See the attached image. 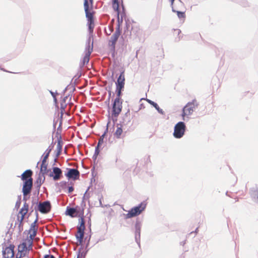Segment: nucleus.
Instances as JSON below:
<instances>
[{"label": "nucleus", "mask_w": 258, "mask_h": 258, "mask_svg": "<svg viewBox=\"0 0 258 258\" xmlns=\"http://www.w3.org/2000/svg\"><path fill=\"white\" fill-rule=\"evenodd\" d=\"M107 132H108V127H107V128H106L104 133H105V135H106V134L107 133Z\"/></svg>", "instance_id": "obj_62"}, {"label": "nucleus", "mask_w": 258, "mask_h": 258, "mask_svg": "<svg viewBox=\"0 0 258 258\" xmlns=\"http://www.w3.org/2000/svg\"><path fill=\"white\" fill-rule=\"evenodd\" d=\"M198 105L199 104L196 99L188 102L182 110L181 116L183 120H185V116L191 115Z\"/></svg>", "instance_id": "obj_3"}, {"label": "nucleus", "mask_w": 258, "mask_h": 258, "mask_svg": "<svg viewBox=\"0 0 258 258\" xmlns=\"http://www.w3.org/2000/svg\"><path fill=\"white\" fill-rule=\"evenodd\" d=\"M78 241L79 242V245H82L83 242V239H79V238H76Z\"/></svg>", "instance_id": "obj_49"}, {"label": "nucleus", "mask_w": 258, "mask_h": 258, "mask_svg": "<svg viewBox=\"0 0 258 258\" xmlns=\"http://www.w3.org/2000/svg\"><path fill=\"white\" fill-rule=\"evenodd\" d=\"M88 25H94V19H91L88 20Z\"/></svg>", "instance_id": "obj_45"}, {"label": "nucleus", "mask_w": 258, "mask_h": 258, "mask_svg": "<svg viewBox=\"0 0 258 258\" xmlns=\"http://www.w3.org/2000/svg\"><path fill=\"white\" fill-rule=\"evenodd\" d=\"M108 94H109V98L111 95V91H108Z\"/></svg>", "instance_id": "obj_64"}, {"label": "nucleus", "mask_w": 258, "mask_h": 258, "mask_svg": "<svg viewBox=\"0 0 258 258\" xmlns=\"http://www.w3.org/2000/svg\"><path fill=\"white\" fill-rule=\"evenodd\" d=\"M112 31H113V28H111V29L110 30V32L109 33H107V32H106V34L107 35H110Z\"/></svg>", "instance_id": "obj_57"}, {"label": "nucleus", "mask_w": 258, "mask_h": 258, "mask_svg": "<svg viewBox=\"0 0 258 258\" xmlns=\"http://www.w3.org/2000/svg\"><path fill=\"white\" fill-rule=\"evenodd\" d=\"M140 237H141V232H139V233L135 232V240L139 247L140 246Z\"/></svg>", "instance_id": "obj_31"}, {"label": "nucleus", "mask_w": 258, "mask_h": 258, "mask_svg": "<svg viewBox=\"0 0 258 258\" xmlns=\"http://www.w3.org/2000/svg\"><path fill=\"white\" fill-rule=\"evenodd\" d=\"M172 11L173 12L176 13L179 19L185 18V14L184 12L177 11L175 9V8L173 7H172Z\"/></svg>", "instance_id": "obj_24"}, {"label": "nucleus", "mask_w": 258, "mask_h": 258, "mask_svg": "<svg viewBox=\"0 0 258 258\" xmlns=\"http://www.w3.org/2000/svg\"><path fill=\"white\" fill-rule=\"evenodd\" d=\"M36 213V219L34 221V222L31 224L30 229L29 230L30 231H31L32 230L36 229L35 228V227H36V224L37 222L38 221V213L37 212Z\"/></svg>", "instance_id": "obj_33"}, {"label": "nucleus", "mask_w": 258, "mask_h": 258, "mask_svg": "<svg viewBox=\"0 0 258 258\" xmlns=\"http://www.w3.org/2000/svg\"><path fill=\"white\" fill-rule=\"evenodd\" d=\"M121 32V29L119 24L116 28L115 32L111 36L109 40L108 44L111 47V49H115L116 43L120 35Z\"/></svg>", "instance_id": "obj_6"}, {"label": "nucleus", "mask_w": 258, "mask_h": 258, "mask_svg": "<svg viewBox=\"0 0 258 258\" xmlns=\"http://www.w3.org/2000/svg\"><path fill=\"white\" fill-rule=\"evenodd\" d=\"M70 95V94H69L68 96H67L66 97H64L63 99V100L61 101V102H62L63 103H66V101L67 100V99H68V97Z\"/></svg>", "instance_id": "obj_50"}, {"label": "nucleus", "mask_w": 258, "mask_h": 258, "mask_svg": "<svg viewBox=\"0 0 258 258\" xmlns=\"http://www.w3.org/2000/svg\"><path fill=\"white\" fill-rule=\"evenodd\" d=\"M124 73V71L120 73L119 77L117 78V81L115 83L116 87L124 88L125 84V77Z\"/></svg>", "instance_id": "obj_15"}, {"label": "nucleus", "mask_w": 258, "mask_h": 258, "mask_svg": "<svg viewBox=\"0 0 258 258\" xmlns=\"http://www.w3.org/2000/svg\"><path fill=\"white\" fill-rule=\"evenodd\" d=\"M50 171V169H47V165L45 163V164H42V162L41 163V167H40V173L42 174V176H44L45 174L48 173Z\"/></svg>", "instance_id": "obj_21"}, {"label": "nucleus", "mask_w": 258, "mask_h": 258, "mask_svg": "<svg viewBox=\"0 0 258 258\" xmlns=\"http://www.w3.org/2000/svg\"><path fill=\"white\" fill-rule=\"evenodd\" d=\"M122 133V129L121 126H118V125L117 126V129L114 133V136L117 139L120 138V136Z\"/></svg>", "instance_id": "obj_26"}, {"label": "nucleus", "mask_w": 258, "mask_h": 258, "mask_svg": "<svg viewBox=\"0 0 258 258\" xmlns=\"http://www.w3.org/2000/svg\"><path fill=\"white\" fill-rule=\"evenodd\" d=\"M122 101L118 100V99H115L112 108V117H117L122 110Z\"/></svg>", "instance_id": "obj_7"}, {"label": "nucleus", "mask_w": 258, "mask_h": 258, "mask_svg": "<svg viewBox=\"0 0 258 258\" xmlns=\"http://www.w3.org/2000/svg\"><path fill=\"white\" fill-rule=\"evenodd\" d=\"M43 258H55V257L53 255L46 254V255H44Z\"/></svg>", "instance_id": "obj_47"}, {"label": "nucleus", "mask_w": 258, "mask_h": 258, "mask_svg": "<svg viewBox=\"0 0 258 258\" xmlns=\"http://www.w3.org/2000/svg\"><path fill=\"white\" fill-rule=\"evenodd\" d=\"M74 190V188L73 187V186H69L68 187V192L71 194L72 193Z\"/></svg>", "instance_id": "obj_44"}, {"label": "nucleus", "mask_w": 258, "mask_h": 258, "mask_svg": "<svg viewBox=\"0 0 258 258\" xmlns=\"http://www.w3.org/2000/svg\"><path fill=\"white\" fill-rule=\"evenodd\" d=\"M124 15H125L124 14H121L120 18H119V15H118V16H117V18H118V24L117 25H118L119 24H120V23H121L122 22V21H123V17ZM119 25L120 26V24H119Z\"/></svg>", "instance_id": "obj_38"}, {"label": "nucleus", "mask_w": 258, "mask_h": 258, "mask_svg": "<svg viewBox=\"0 0 258 258\" xmlns=\"http://www.w3.org/2000/svg\"><path fill=\"white\" fill-rule=\"evenodd\" d=\"M170 2H171V5L172 7H173V3H174V1L175 0H170Z\"/></svg>", "instance_id": "obj_59"}, {"label": "nucleus", "mask_w": 258, "mask_h": 258, "mask_svg": "<svg viewBox=\"0 0 258 258\" xmlns=\"http://www.w3.org/2000/svg\"><path fill=\"white\" fill-rule=\"evenodd\" d=\"M26 255V253H22V252L18 253L17 254L16 258H22L23 257H24Z\"/></svg>", "instance_id": "obj_41"}, {"label": "nucleus", "mask_w": 258, "mask_h": 258, "mask_svg": "<svg viewBox=\"0 0 258 258\" xmlns=\"http://www.w3.org/2000/svg\"><path fill=\"white\" fill-rule=\"evenodd\" d=\"M34 238V236H32V234H30L29 236V239H27V240H31V241L33 242V239Z\"/></svg>", "instance_id": "obj_52"}, {"label": "nucleus", "mask_w": 258, "mask_h": 258, "mask_svg": "<svg viewBox=\"0 0 258 258\" xmlns=\"http://www.w3.org/2000/svg\"><path fill=\"white\" fill-rule=\"evenodd\" d=\"M68 172L65 173V176L69 179L74 180L79 179L80 176L79 171L75 168H67Z\"/></svg>", "instance_id": "obj_10"}, {"label": "nucleus", "mask_w": 258, "mask_h": 258, "mask_svg": "<svg viewBox=\"0 0 258 258\" xmlns=\"http://www.w3.org/2000/svg\"><path fill=\"white\" fill-rule=\"evenodd\" d=\"M198 228H197L195 231L191 232V234H192L193 233H197L198 232Z\"/></svg>", "instance_id": "obj_60"}, {"label": "nucleus", "mask_w": 258, "mask_h": 258, "mask_svg": "<svg viewBox=\"0 0 258 258\" xmlns=\"http://www.w3.org/2000/svg\"><path fill=\"white\" fill-rule=\"evenodd\" d=\"M18 200H20V201H21V195L19 196L18 197Z\"/></svg>", "instance_id": "obj_61"}, {"label": "nucleus", "mask_w": 258, "mask_h": 258, "mask_svg": "<svg viewBox=\"0 0 258 258\" xmlns=\"http://www.w3.org/2000/svg\"><path fill=\"white\" fill-rule=\"evenodd\" d=\"M27 251H29L32 248L33 242L31 240H27Z\"/></svg>", "instance_id": "obj_32"}, {"label": "nucleus", "mask_w": 258, "mask_h": 258, "mask_svg": "<svg viewBox=\"0 0 258 258\" xmlns=\"http://www.w3.org/2000/svg\"><path fill=\"white\" fill-rule=\"evenodd\" d=\"M67 90H70V93H73L75 90V86L74 85H72V84H70V85H68L66 87V88H65L64 90V92H65Z\"/></svg>", "instance_id": "obj_30"}, {"label": "nucleus", "mask_w": 258, "mask_h": 258, "mask_svg": "<svg viewBox=\"0 0 258 258\" xmlns=\"http://www.w3.org/2000/svg\"><path fill=\"white\" fill-rule=\"evenodd\" d=\"M97 158V156H95V154H94V155L93 156V159H94V160H96Z\"/></svg>", "instance_id": "obj_58"}, {"label": "nucleus", "mask_w": 258, "mask_h": 258, "mask_svg": "<svg viewBox=\"0 0 258 258\" xmlns=\"http://www.w3.org/2000/svg\"><path fill=\"white\" fill-rule=\"evenodd\" d=\"M80 225L77 226V232H84L85 229V222L83 216L79 219Z\"/></svg>", "instance_id": "obj_18"}, {"label": "nucleus", "mask_w": 258, "mask_h": 258, "mask_svg": "<svg viewBox=\"0 0 258 258\" xmlns=\"http://www.w3.org/2000/svg\"><path fill=\"white\" fill-rule=\"evenodd\" d=\"M65 214L71 217H79L81 218L83 216L84 209L79 206H76L75 208L67 207Z\"/></svg>", "instance_id": "obj_5"}, {"label": "nucleus", "mask_w": 258, "mask_h": 258, "mask_svg": "<svg viewBox=\"0 0 258 258\" xmlns=\"http://www.w3.org/2000/svg\"><path fill=\"white\" fill-rule=\"evenodd\" d=\"M185 130V123L183 121H179L174 126L173 136L176 139H180L184 136Z\"/></svg>", "instance_id": "obj_4"}, {"label": "nucleus", "mask_w": 258, "mask_h": 258, "mask_svg": "<svg viewBox=\"0 0 258 258\" xmlns=\"http://www.w3.org/2000/svg\"><path fill=\"white\" fill-rule=\"evenodd\" d=\"M67 183L68 182L66 181H61L60 182V186L61 188H64L67 187Z\"/></svg>", "instance_id": "obj_42"}, {"label": "nucleus", "mask_w": 258, "mask_h": 258, "mask_svg": "<svg viewBox=\"0 0 258 258\" xmlns=\"http://www.w3.org/2000/svg\"><path fill=\"white\" fill-rule=\"evenodd\" d=\"M141 227H142L141 222L137 220L135 224V232L136 233L141 232Z\"/></svg>", "instance_id": "obj_28"}, {"label": "nucleus", "mask_w": 258, "mask_h": 258, "mask_svg": "<svg viewBox=\"0 0 258 258\" xmlns=\"http://www.w3.org/2000/svg\"><path fill=\"white\" fill-rule=\"evenodd\" d=\"M147 203L142 202L138 206L134 207L128 211L127 214L125 215V219H130L136 217L141 214L146 209Z\"/></svg>", "instance_id": "obj_2"}, {"label": "nucleus", "mask_w": 258, "mask_h": 258, "mask_svg": "<svg viewBox=\"0 0 258 258\" xmlns=\"http://www.w3.org/2000/svg\"><path fill=\"white\" fill-rule=\"evenodd\" d=\"M52 171H50L49 176L52 177L54 181L59 180L62 176V171L60 168L57 167H52Z\"/></svg>", "instance_id": "obj_11"}, {"label": "nucleus", "mask_w": 258, "mask_h": 258, "mask_svg": "<svg viewBox=\"0 0 258 258\" xmlns=\"http://www.w3.org/2000/svg\"><path fill=\"white\" fill-rule=\"evenodd\" d=\"M91 37H89L87 40V43L86 47L85 55L83 57V65L87 64L89 61L90 56L93 51V41L92 42V45L90 46Z\"/></svg>", "instance_id": "obj_8"}, {"label": "nucleus", "mask_w": 258, "mask_h": 258, "mask_svg": "<svg viewBox=\"0 0 258 258\" xmlns=\"http://www.w3.org/2000/svg\"><path fill=\"white\" fill-rule=\"evenodd\" d=\"M113 10L117 12V16L119 15V6L118 0H112Z\"/></svg>", "instance_id": "obj_23"}, {"label": "nucleus", "mask_w": 258, "mask_h": 258, "mask_svg": "<svg viewBox=\"0 0 258 258\" xmlns=\"http://www.w3.org/2000/svg\"><path fill=\"white\" fill-rule=\"evenodd\" d=\"M57 156H59L60 154L61 153V150H62V146L60 144V141H59L58 142L57 145Z\"/></svg>", "instance_id": "obj_34"}, {"label": "nucleus", "mask_w": 258, "mask_h": 258, "mask_svg": "<svg viewBox=\"0 0 258 258\" xmlns=\"http://www.w3.org/2000/svg\"><path fill=\"white\" fill-rule=\"evenodd\" d=\"M123 88H124L116 87V97L115 99H118V100H121L120 96L122 95L121 91Z\"/></svg>", "instance_id": "obj_27"}, {"label": "nucleus", "mask_w": 258, "mask_h": 258, "mask_svg": "<svg viewBox=\"0 0 258 258\" xmlns=\"http://www.w3.org/2000/svg\"><path fill=\"white\" fill-rule=\"evenodd\" d=\"M33 172L30 169H27L25 170L21 175V179L23 181H25L26 180H28V178H32L31 176L32 175Z\"/></svg>", "instance_id": "obj_17"}, {"label": "nucleus", "mask_w": 258, "mask_h": 258, "mask_svg": "<svg viewBox=\"0 0 258 258\" xmlns=\"http://www.w3.org/2000/svg\"><path fill=\"white\" fill-rule=\"evenodd\" d=\"M51 209V204L49 201L40 202L37 206V211L42 214L48 213Z\"/></svg>", "instance_id": "obj_9"}, {"label": "nucleus", "mask_w": 258, "mask_h": 258, "mask_svg": "<svg viewBox=\"0 0 258 258\" xmlns=\"http://www.w3.org/2000/svg\"><path fill=\"white\" fill-rule=\"evenodd\" d=\"M28 208H29L28 204H27L26 202H25V203L23 205V207H22V208L21 209V210L19 212V214H20L21 215V220H20V224L19 225V227L20 228V231H21L20 227L22 224V221L24 219L25 215L26 214V213L28 212Z\"/></svg>", "instance_id": "obj_14"}, {"label": "nucleus", "mask_w": 258, "mask_h": 258, "mask_svg": "<svg viewBox=\"0 0 258 258\" xmlns=\"http://www.w3.org/2000/svg\"><path fill=\"white\" fill-rule=\"evenodd\" d=\"M51 150H52V148H50V147H49L48 148H47L46 149V150L45 151V152L44 153L45 155L43 156V159L42 161L43 165L45 164V163H46L47 160L49 156V154L51 152Z\"/></svg>", "instance_id": "obj_22"}, {"label": "nucleus", "mask_w": 258, "mask_h": 258, "mask_svg": "<svg viewBox=\"0 0 258 258\" xmlns=\"http://www.w3.org/2000/svg\"><path fill=\"white\" fill-rule=\"evenodd\" d=\"M147 203L142 202L138 206L134 207L128 211L127 214L125 215V219H130L136 217L141 214L146 209Z\"/></svg>", "instance_id": "obj_1"}, {"label": "nucleus", "mask_w": 258, "mask_h": 258, "mask_svg": "<svg viewBox=\"0 0 258 258\" xmlns=\"http://www.w3.org/2000/svg\"><path fill=\"white\" fill-rule=\"evenodd\" d=\"M44 180H45V177H43V179H42L41 175H40V173H39V176L36 181V184H37V187L39 188L41 186L42 183L44 182Z\"/></svg>", "instance_id": "obj_25"}, {"label": "nucleus", "mask_w": 258, "mask_h": 258, "mask_svg": "<svg viewBox=\"0 0 258 258\" xmlns=\"http://www.w3.org/2000/svg\"><path fill=\"white\" fill-rule=\"evenodd\" d=\"M33 184V179L32 178H28L25 181H24L22 192L23 195H29L31 191V189Z\"/></svg>", "instance_id": "obj_12"}, {"label": "nucleus", "mask_w": 258, "mask_h": 258, "mask_svg": "<svg viewBox=\"0 0 258 258\" xmlns=\"http://www.w3.org/2000/svg\"><path fill=\"white\" fill-rule=\"evenodd\" d=\"M78 233L79 234H76V237L79 238V239H83L84 236V232H78Z\"/></svg>", "instance_id": "obj_39"}, {"label": "nucleus", "mask_w": 258, "mask_h": 258, "mask_svg": "<svg viewBox=\"0 0 258 258\" xmlns=\"http://www.w3.org/2000/svg\"><path fill=\"white\" fill-rule=\"evenodd\" d=\"M53 101H54V103H56L57 101V99H56V96L53 97Z\"/></svg>", "instance_id": "obj_56"}, {"label": "nucleus", "mask_w": 258, "mask_h": 258, "mask_svg": "<svg viewBox=\"0 0 258 258\" xmlns=\"http://www.w3.org/2000/svg\"><path fill=\"white\" fill-rule=\"evenodd\" d=\"M99 153H100L99 151L95 150V153H94L95 156H98V155H99Z\"/></svg>", "instance_id": "obj_55"}, {"label": "nucleus", "mask_w": 258, "mask_h": 258, "mask_svg": "<svg viewBox=\"0 0 258 258\" xmlns=\"http://www.w3.org/2000/svg\"><path fill=\"white\" fill-rule=\"evenodd\" d=\"M86 14V17L87 19V20L94 19L93 18V13L90 12L89 10L85 11Z\"/></svg>", "instance_id": "obj_29"}, {"label": "nucleus", "mask_w": 258, "mask_h": 258, "mask_svg": "<svg viewBox=\"0 0 258 258\" xmlns=\"http://www.w3.org/2000/svg\"><path fill=\"white\" fill-rule=\"evenodd\" d=\"M21 203V201H20V200H17L15 205V208H16L17 209H19L20 207Z\"/></svg>", "instance_id": "obj_43"}, {"label": "nucleus", "mask_w": 258, "mask_h": 258, "mask_svg": "<svg viewBox=\"0 0 258 258\" xmlns=\"http://www.w3.org/2000/svg\"><path fill=\"white\" fill-rule=\"evenodd\" d=\"M257 199L258 200V185L256 186Z\"/></svg>", "instance_id": "obj_63"}, {"label": "nucleus", "mask_w": 258, "mask_h": 258, "mask_svg": "<svg viewBox=\"0 0 258 258\" xmlns=\"http://www.w3.org/2000/svg\"><path fill=\"white\" fill-rule=\"evenodd\" d=\"M14 248L15 246L13 244H10L9 246L3 249L2 251L3 256L5 258H14Z\"/></svg>", "instance_id": "obj_13"}, {"label": "nucleus", "mask_w": 258, "mask_h": 258, "mask_svg": "<svg viewBox=\"0 0 258 258\" xmlns=\"http://www.w3.org/2000/svg\"><path fill=\"white\" fill-rule=\"evenodd\" d=\"M84 7L85 11L89 10V3L88 0H84Z\"/></svg>", "instance_id": "obj_37"}, {"label": "nucleus", "mask_w": 258, "mask_h": 258, "mask_svg": "<svg viewBox=\"0 0 258 258\" xmlns=\"http://www.w3.org/2000/svg\"><path fill=\"white\" fill-rule=\"evenodd\" d=\"M49 92L50 93V94L51 95V96H52V97H54L56 96V95L58 94L57 92H52L51 90H49Z\"/></svg>", "instance_id": "obj_46"}, {"label": "nucleus", "mask_w": 258, "mask_h": 258, "mask_svg": "<svg viewBox=\"0 0 258 258\" xmlns=\"http://www.w3.org/2000/svg\"><path fill=\"white\" fill-rule=\"evenodd\" d=\"M27 195H23V201H24L25 202L27 200Z\"/></svg>", "instance_id": "obj_54"}, {"label": "nucleus", "mask_w": 258, "mask_h": 258, "mask_svg": "<svg viewBox=\"0 0 258 258\" xmlns=\"http://www.w3.org/2000/svg\"><path fill=\"white\" fill-rule=\"evenodd\" d=\"M89 187L88 188V189L85 191L83 198V202H84L85 200H86L87 199H88L89 198V194H88V191L89 189Z\"/></svg>", "instance_id": "obj_36"}, {"label": "nucleus", "mask_w": 258, "mask_h": 258, "mask_svg": "<svg viewBox=\"0 0 258 258\" xmlns=\"http://www.w3.org/2000/svg\"><path fill=\"white\" fill-rule=\"evenodd\" d=\"M105 136V133H103L102 135L100 137L98 142V146H101L103 144Z\"/></svg>", "instance_id": "obj_35"}, {"label": "nucleus", "mask_w": 258, "mask_h": 258, "mask_svg": "<svg viewBox=\"0 0 258 258\" xmlns=\"http://www.w3.org/2000/svg\"><path fill=\"white\" fill-rule=\"evenodd\" d=\"M66 107H67V104L64 103H63L62 102H61V103H60V109H61L62 111L65 110V109H66Z\"/></svg>", "instance_id": "obj_40"}, {"label": "nucleus", "mask_w": 258, "mask_h": 258, "mask_svg": "<svg viewBox=\"0 0 258 258\" xmlns=\"http://www.w3.org/2000/svg\"><path fill=\"white\" fill-rule=\"evenodd\" d=\"M18 253H25L27 252V242L26 241L22 242L18 245Z\"/></svg>", "instance_id": "obj_20"}, {"label": "nucleus", "mask_w": 258, "mask_h": 258, "mask_svg": "<svg viewBox=\"0 0 258 258\" xmlns=\"http://www.w3.org/2000/svg\"><path fill=\"white\" fill-rule=\"evenodd\" d=\"M146 100L150 105L153 106L157 110L158 113L162 115L165 114L164 111L159 107L157 103L148 99H147Z\"/></svg>", "instance_id": "obj_19"}, {"label": "nucleus", "mask_w": 258, "mask_h": 258, "mask_svg": "<svg viewBox=\"0 0 258 258\" xmlns=\"http://www.w3.org/2000/svg\"><path fill=\"white\" fill-rule=\"evenodd\" d=\"M90 238H91V236H90L89 238V239L88 240V242L86 244V250L85 251H82V249H83L82 247H81L80 248H79V250H78V256H77V258H81V257H83V258H84L88 251V249H87V247L89 245V241H90Z\"/></svg>", "instance_id": "obj_16"}, {"label": "nucleus", "mask_w": 258, "mask_h": 258, "mask_svg": "<svg viewBox=\"0 0 258 258\" xmlns=\"http://www.w3.org/2000/svg\"><path fill=\"white\" fill-rule=\"evenodd\" d=\"M37 229H34V230H32V231H33V233L32 234V236H35L36 235V233H37Z\"/></svg>", "instance_id": "obj_51"}, {"label": "nucleus", "mask_w": 258, "mask_h": 258, "mask_svg": "<svg viewBox=\"0 0 258 258\" xmlns=\"http://www.w3.org/2000/svg\"><path fill=\"white\" fill-rule=\"evenodd\" d=\"M94 25H88V28L90 32H92L93 31Z\"/></svg>", "instance_id": "obj_48"}, {"label": "nucleus", "mask_w": 258, "mask_h": 258, "mask_svg": "<svg viewBox=\"0 0 258 258\" xmlns=\"http://www.w3.org/2000/svg\"><path fill=\"white\" fill-rule=\"evenodd\" d=\"M100 147H101V146H98V144H97V146L95 147V150H96V151H99V152H100Z\"/></svg>", "instance_id": "obj_53"}]
</instances>
